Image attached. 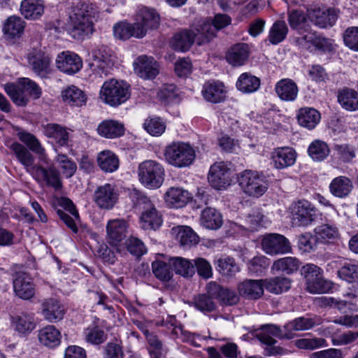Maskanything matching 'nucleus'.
Wrapping results in <instances>:
<instances>
[{"label":"nucleus","mask_w":358,"mask_h":358,"mask_svg":"<svg viewBox=\"0 0 358 358\" xmlns=\"http://www.w3.org/2000/svg\"><path fill=\"white\" fill-rule=\"evenodd\" d=\"M96 6L90 2L79 1L71 7L66 25L67 33L74 39L83 40L93 32L92 18L98 17Z\"/></svg>","instance_id":"nucleus-1"},{"label":"nucleus","mask_w":358,"mask_h":358,"mask_svg":"<svg viewBox=\"0 0 358 358\" xmlns=\"http://www.w3.org/2000/svg\"><path fill=\"white\" fill-rule=\"evenodd\" d=\"M212 36L210 24H200L192 30H184L176 34L171 41V45L177 51L185 52L194 43L201 45L208 42L209 38Z\"/></svg>","instance_id":"nucleus-2"},{"label":"nucleus","mask_w":358,"mask_h":358,"mask_svg":"<svg viewBox=\"0 0 358 358\" xmlns=\"http://www.w3.org/2000/svg\"><path fill=\"white\" fill-rule=\"evenodd\" d=\"M6 94L17 106H25L30 98L38 99L42 94L41 88L28 78H19L15 83H7L4 85Z\"/></svg>","instance_id":"nucleus-3"},{"label":"nucleus","mask_w":358,"mask_h":358,"mask_svg":"<svg viewBox=\"0 0 358 358\" xmlns=\"http://www.w3.org/2000/svg\"><path fill=\"white\" fill-rule=\"evenodd\" d=\"M166 162L177 168H184L191 165L195 159L196 154L193 147L183 142H173L167 145L164 150Z\"/></svg>","instance_id":"nucleus-4"},{"label":"nucleus","mask_w":358,"mask_h":358,"mask_svg":"<svg viewBox=\"0 0 358 358\" xmlns=\"http://www.w3.org/2000/svg\"><path fill=\"white\" fill-rule=\"evenodd\" d=\"M99 96L105 103L117 107L129 98V85L124 81L115 79L107 80L101 88Z\"/></svg>","instance_id":"nucleus-5"},{"label":"nucleus","mask_w":358,"mask_h":358,"mask_svg":"<svg viewBox=\"0 0 358 358\" xmlns=\"http://www.w3.org/2000/svg\"><path fill=\"white\" fill-rule=\"evenodd\" d=\"M139 182L149 189H157L164 180L165 171L163 166L155 160H145L138 167Z\"/></svg>","instance_id":"nucleus-6"},{"label":"nucleus","mask_w":358,"mask_h":358,"mask_svg":"<svg viewBox=\"0 0 358 358\" xmlns=\"http://www.w3.org/2000/svg\"><path fill=\"white\" fill-rule=\"evenodd\" d=\"M237 178L241 189L250 196L258 198L268 189L265 177L257 171L245 170L238 175Z\"/></svg>","instance_id":"nucleus-7"},{"label":"nucleus","mask_w":358,"mask_h":358,"mask_svg":"<svg viewBox=\"0 0 358 358\" xmlns=\"http://www.w3.org/2000/svg\"><path fill=\"white\" fill-rule=\"evenodd\" d=\"M301 273L306 281L307 290L310 293H324L331 288V283L323 278L322 270L317 265L307 264L302 267Z\"/></svg>","instance_id":"nucleus-8"},{"label":"nucleus","mask_w":358,"mask_h":358,"mask_svg":"<svg viewBox=\"0 0 358 358\" xmlns=\"http://www.w3.org/2000/svg\"><path fill=\"white\" fill-rule=\"evenodd\" d=\"M292 223L296 227H308L316 220L317 211L314 206L306 200H299L290 207Z\"/></svg>","instance_id":"nucleus-9"},{"label":"nucleus","mask_w":358,"mask_h":358,"mask_svg":"<svg viewBox=\"0 0 358 358\" xmlns=\"http://www.w3.org/2000/svg\"><path fill=\"white\" fill-rule=\"evenodd\" d=\"M232 169L224 162L213 164L209 171L208 181L216 189H225L231 182Z\"/></svg>","instance_id":"nucleus-10"},{"label":"nucleus","mask_w":358,"mask_h":358,"mask_svg":"<svg viewBox=\"0 0 358 358\" xmlns=\"http://www.w3.org/2000/svg\"><path fill=\"white\" fill-rule=\"evenodd\" d=\"M128 225L124 220L115 219L109 220L106 225V239L117 252L124 250L122 244L126 237Z\"/></svg>","instance_id":"nucleus-11"},{"label":"nucleus","mask_w":358,"mask_h":358,"mask_svg":"<svg viewBox=\"0 0 358 358\" xmlns=\"http://www.w3.org/2000/svg\"><path fill=\"white\" fill-rule=\"evenodd\" d=\"M274 337L281 339H292L290 333L285 334L284 327L281 329L280 327L274 324H266L263 326L260 332L257 334V338L262 343L268 346L266 348V355H272L278 353L277 349L271 347L276 343Z\"/></svg>","instance_id":"nucleus-12"},{"label":"nucleus","mask_w":358,"mask_h":358,"mask_svg":"<svg viewBox=\"0 0 358 358\" xmlns=\"http://www.w3.org/2000/svg\"><path fill=\"white\" fill-rule=\"evenodd\" d=\"M262 245L263 250L270 255H283L292 251L289 240L278 234H270L266 236L262 239Z\"/></svg>","instance_id":"nucleus-13"},{"label":"nucleus","mask_w":358,"mask_h":358,"mask_svg":"<svg viewBox=\"0 0 358 358\" xmlns=\"http://www.w3.org/2000/svg\"><path fill=\"white\" fill-rule=\"evenodd\" d=\"M15 294L22 300H30L35 295V285L31 276L26 272H17L13 279Z\"/></svg>","instance_id":"nucleus-14"},{"label":"nucleus","mask_w":358,"mask_h":358,"mask_svg":"<svg viewBox=\"0 0 358 358\" xmlns=\"http://www.w3.org/2000/svg\"><path fill=\"white\" fill-rule=\"evenodd\" d=\"M33 71L41 78H45L52 71L50 55L41 50H33L27 57Z\"/></svg>","instance_id":"nucleus-15"},{"label":"nucleus","mask_w":358,"mask_h":358,"mask_svg":"<svg viewBox=\"0 0 358 358\" xmlns=\"http://www.w3.org/2000/svg\"><path fill=\"white\" fill-rule=\"evenodd\" d=\"M35 314L22 311L11 315L10 327L20 336L29 334L36 327Z\"/></svg>","instance_id":"nucleus-16"},{"label":"nucleus","mask_w":358,"mask_h":358,"mask_svg":"<svg viewBox=\"0 0 358 358\" xmlns=\"http://www.w3.org/2000/svg\"><path fill=\"white\" fill-rule=\"evenodd\" d=\"M118 192L114 185L106 183L101 185L94 191L93 199L101 208L110 210L118 200Z\"/></svg>","instance_id":"nucleus-17"},{"label":"nucleus","mask_w":358,"mask_h":358,"mask_svg":"<svg viewBox=\"0 0 358 358\" xmlns=\"http://www.w3.org/2000/svg\"><path fill=\"white\" fill-rule=\"evenodd\" d=\"M55 62L57 68L69 75L78 73L83 66L82 59L71 51H63L58 54Z\"/></svg>","instance_id":"nucleus-18"},{"label":"nucleus","mask_w":358,"mask_h":358,"mask_svg":"<svg viewBox=\"0 0 358 358\" xmlns=\"http://www.w3.org/2000/svg\"><path fill=\"white\" fill-rule=\"evenodd\" d=\"M93 57L94 61L90 64L92 71L101 77L106 76L114 64L109 50L106 47H101L94 51Z\"/></svg>","instance_id":"nucleus-19"},{"label":"nucleus","mask_w":358,"mask_h":358,"mask_svg":"<svg viewBox=\"0 0 358 358\" xmlns=\"http://www.w3.org/2000/svg\"><path fill=\"white\" fill-rule=\"evenodd\" d=\"M33 178L38 182H45L47 185L59 190L62 187L60 173L57 169L51 166L48 169L39 165L31 174Z\"/></svg>","instance_id":"nucleus-20"},{"label":"nucleus","mask_w":358,"mask_h":358,"mask_svg":"<svg viewBox=\"0 0 358 358\" xmlns=\"http://www.w3.org/2000/svg\"><path fill=\"white\" fill-rule=\"evenodd\" d=\"M134 23L141 29L140 31H143L144 37L148 30L158 27L159 15L154 9L141 8L137 11Z\"/></svg>","instance_id":"nucleus-21"},{"label":"nucleus","mask_w":358,"mask_h":358,"mask_svg":"<svg viewBox=\"0 0 358 358\" xmlns=\"http://www.w3.org/2000/svg\"><path fill=\"white\" fill-rule=\"evenodd\" d=\"M308 17L316 26L326 28L333 26L337 20V13L334 9H322L313 8L308 10Z\"/></svg>","instance_id":"nucleus-22"},{"label":"nucleus","mask_w":358,"mask_h":358,"mask_svg":"<svg viewBox=\"0 0 358 358\" xmlns=\"http://www.w3.org/2000/svg\"><path fill=\"white\" fill-rule=\"evenodd\" d=\"M206 291L211 296L219 300L222 304L232 306L239 301V296L234 290L221 287L215 282H210L206 286Z\"/></svg>","instance_id":"nucleus-23"},{"label":"nucleus","mask_w":358,"mask_h":358,"mask_svg":"<svg viewBox=\"0 0 358 358\" xmlns=\"http://www.w3.org/2000/svg\"><path fill=\"white\" fill-rule=\"evenodd\" d=\"M136 73L143 79H153L159 73L158 66L151 57L142 55L134 62Z\"/></svg>","instance_id":"nucleus-24"},{"label":"nucleus","mask_w":358,"mask_h":358,"mask_svg":"<svg viewBox=\"0 0 358 358\" xmlns=\"http://www.w3.org/2000/svg\"><path fill=\"white\" fill-rule=\"evenodd\" d=\"M297 154L290 147L275 148L272 152V160L274 166L278 169H283L294 164Z\"/></svg>","instance_id":"nucleus-25"},{"label":"nucleus","mask_w":358,"mask_h":358,"mask_svg":"<svg viewBox=\"0 0 358 358\" xmlns=\"http://www.w3.org/2000/svg\"><path fill=\"white\" fill-rule=\"evenodd\" d=\"M43 134L60 146L68 145L69 134L68 129L56 123H48L42 126Z\"/></svg>","instance_id":"nucleus-26"},{"label":"nucleus","mask_w":358,"mask_h":358,"mask_svg":"<svg viewBox=\"0 0 358 358\" xmlns=\"http://www.w3.org/2000/svg\"><path fill=\"white\" fill-rule=\"evenodd\" d=\"M320 324L321 319L320 317L302 316L289 321L283 327L285 334L290 333L292 338H293L294 331H306Z\"/></svg>","instance_id":"nucleus-27"},{"label":"nucleus","mask_w":358,"mask_h":358,"mask_svg":"<svg viewBox=\"0 0 358 358\" xmlns=\"http://www.w3.org/2000/svg\"><path fill=\"white\" fill-rule=\"evenodd\" d=\"M10 149L14 153L17 160L24 167L27 172L31 175L39 165L35 164V158L30 151L22 144L13 142Z\"/></svg>","instance_id":"nucleus-28"},{"label":"nucleus","mask_w":358,"mask_h":358,"mask_svg":"<svg viewBox=\"0 0 358 358\" xmlns=\"http://www.w3.org/2000/svg\"><path fill=\"white\" fill-rule=\"evenodd\" d=\"M64 306L55 299H45L42 303V315L50 322H57L64 318Z\"/></svg>","instance_id":"nucleus-29"},{"label":"nucleus","mask_w":358,"mask_h":358,"mask_svg":"<svg viewBox=\"0 0 358 358\" xmlns=\"http://www.w3.org/2000/svg\"><path fill=\"white\" fill-rule=\"evenodd\" d=\"M141 227L145 230L157 229L162 224V217L153 203L142 210L140 217Z\"/></svg>","instance_id":"nucleus-30"},{"label":"nucleus","mask_w":358,"mask_h":358,"mask_svg":"<svg viewBox=\"0 0 358 358\" xmlns=\"http://www.w3.org/2000/svg\"><path fill=\"white\" fill-rule=\"evenodd\" d=\"M238 292L243 297L255 300L262 296L264 294V286L263 280H248L240 283Z\"/></svg>","instance_id":"nucleus-31"},{"label":"nucleus","mask_w":358,"mask_h":358,"mask_svg":"<svg viewBox=\"0 0 358 358\" xmlns=\"http://www.w3.org/2000/svg\"><path fill=\"white\" fill-rule=\"evenodd\" d=\"M250 52V47L248 44L237 43L228 50L226 59L233 66H241L248 60Z\"/></svg>","instance_id":"nucleus-32"},{"label":"nucleus","mask_w":358,"mask_h":358,"mask_svg":"<svg viewBox=\"0 0 358 358\" xmlns=\"http://www.w3.org/2000/svg\"><path fill=\"white\" fill-rule=\"evenodd\" d=\"M63 101L71 107H82L87 103V97L85 93L75 85L64 88L61 93Z\"/></svg>","instance_id":"nucleus-33"},{"label":"nucleus","mask_w":358,"mask_h":358,"mask_svg":"<svg viewBox=\"0 0 358 358\" xmlns=\"http://www.w3.org/2000/svg\"><path fill=\"white\" fill-rule=\"evenodd\" d=\"M226 91L222 83L219 81L206 82L202 90L203 98L212 103H220L225 98Z\"/></svg>","instance_id":"nucleus-34"},{"label":"nucleus","mask_w":358,"mask_h":358,"mask_svg":"<svg viewBox=\"0 0 358 358\" xmlns=\"http://www.w3.org/2000/svg\"><path fill=\"white\" fill-rule=\"evenodd\" d=\"M190 199V194L180 187H170L164 195L166 204L176 208L185 206Z\"/></svg>","instance_id":"nucleus-35"},{"label":"nucleus","mask_w":358,"mask_h":358,"mask_svg":"<svg viewBox=\"0 0 358 358\" xmlns=\"http://www.w3.org/2000/svg\"><path fill=\"white\" fill-rule=\"evenodd\" d=\"M275 91L281 100L293 101L297 97L299 89L292 80L284 78L276 83Z\"/></svg>","instance_id":"nucleus-36"},{"label":"nucleus","mask_w":358,"mask_h":358,"mask_svg":"<svg viewBox=\"0 0 358 358\" xmlns=\"http://www.w3.org/2000/svg\"><path fill=\"white\" fill-rule=\"evenodd\" d=\"M39 342L49 348H55L61 343L60 331L53 325H47L38 331Z\"/></svg>","instance_id":"nucleus-37"},{"label":"nucleus","mask_w":358,"mask_h":358,"mask_svg":"<svg viewBox=\"0 0 358 358\" xmlns=\"http://www.w3.org/2000/svg\"><path fill=\"white\" fill-rule=\"evenodd\" d=\"M43 0H23L20 5L21 14L24 18L35 20L41 17L44 13Z\"/></svg>","instance_id":"nucleus-38"},{"label":"nucleus","mask_w":358,"mask_h":358,"mask_svg":"<svg viewBox=\"0 0 358 358\" xmlns=\"http://www.w3.org/2000/svg\"><path fill=\"white\" fill-rule=\"evenodd\" d=\"M297 34L298 36L294 38L296 45L301 49L313 52L319 34L311 29L310 25L298 31Z\"/></svg>","instance_id":"nucleus-39"},{"label":"nucleus","mask_w":358,"mask_h":358,"mask_svg":"<svg viewBox=\"0 0 358 358\" xmlns=\"http://www.w3.org/2000/svg\"><path fill=\"white\" fill-rule=\"evenodd\" d=\"M140 29L135 23L121 22L113 27V34L120 40H127L131 37L141 38L143 37V32Z\"/></svg>","instance_id":"nucleus-40"},{"label":"nucleus","mask_w":358,"mask_h":358,"mask_svg":"<svg viewBox=\"0 0 358 358\" xmlns=\"http://www.w3.org/2000/svg\"><path fill=\"white\" fill-rule=\"evenodd\" d=\"M96 131L102 137L115 138L124 134V128L123 124L117 121L107 120L101 122L99 124Z\"/></svg>","instance_id":"nucleus-41"},{"label":"nucleus","mask_w":358,"mask_h":358,"mask_svg":"<svg viewBox=\"0 0 358 358\" xmlns=\"http://www.w3.org/2000/svg\"><path fill=\"white\" fill-rule=\"evenodd\" d=\"M17 136L20 141L26 145L31 151L37 155L41 160H46L47 155L45 150L34 134L22 131L17 133Z\"/></svg>","instance_id":"nucleus-42"},{"label":"nucleus","mask_w":358,"mask_h":358,"mask_svg":"<svg viewBox=\"0 0 358 358\" xmlns=\"http://www.w3.org/2000/svg\"><path fill=\"white\" fill-rule=\"evenodd\" d=\"M264 289L270 293L280 294L289 290L292 280L284 276H277L263 280Z\"/></svg>","instance_id":"nucleus-43"},{"label":"nucleus","mask_w":358,"mask_h":358,"mask_svg":"<svg viewBox=\"0 0 358 358\" xmlns=\"http://www.w3.org/2000/svg\"><path fill=\"white\" fill-rule=\"evenodd\" d=\"M200 224L208 229H217L222 224V217L215 208H206L201 212Z\"/></svg>","instance_id":"nucleus-44"},{"label":"nucleus","mask_w":358,"mask_h":358,"mask_svg":"<svg viewBox=\"0 0 358 358\" xmlns=\"http://www.w3.org/2000/svg\"><path fill=\"white\" fill-rule=\"evenodd\" d=\"M353 187L351 180L346 176H338L332 180L329 185L331 193L335 196L343 198L347 196Z\"/></svg>","instance_id":"nucleus-45"},{"label":"nucleus","mask_w":358,"mask_h":358,"mask_svg":"<svg viewBox=\"0 0 358 358\" xmlns=\"http://www.w3.org/2000/svg\"><path fill=\"white\" fill-rule=\"evenodd\" d=\"M297 119L301 126L312 129L319 123L320 114L313 108H303L299 110Z\"/></svg>","instance_id":"nucleus-46"},{"label":"nucleus","mask_w":358,"mask_h":358,"mask_svg":"<svg viewBox=\"0 0 358 358\" xmlns=\"http://www.w3.org/2000/svg\"><path fill=\"white\" fill-rule=\"evenodd\" d=\"M338 101L342 108L346 110H358V93L354 90L345 88L339 91Z\"/></svg>","instance_id":"nucleus-47"},{"label":"nucleus","mask_w":358,"mask_h":358,"mask_svg":"<svg viewBox=\"0 0 358 358\" xmlns=\"http://www.w3.org/2000/svg\"><path fill=\"white\" fill-rule=\"evenodd\" d=\"M25 22L18 16L9 17L4 22L3 31L5 35L10 38L20 37L23 33Z\"/></svg>","instance_id":"nucleus-48"},{"label":"nucleus","mask_w":358,"mask_h":358,"mask_svg":"<svg viewBox=\"0 0 358 358\" xmlns=\"http://www.w3.org/2000/svg\"><path fill=\"white\" fill-rule=\"evenodd\" d=\"M237 89L243 93H252L260 87V79L251 73H242L236 82Z\"/></svg>","instance_id":"nucleus-49"},{"label":"nucleus","mask_w":358,"mask_h":358,"mask_svg":"<svg viewBox=\"0 0 358 358\" xmlns=\"http://www.w3.org/2000/svg\"><path fill=\"white\" fill-rule=\"evenodd\" d=\"M97 162L101 169L107 173L114 172L119 167L118 157L110 150L101 152L98 155Z\"/></svg>","instance_id":"nucleus-50"},{"label":"nucleus","mask_w":358,"mask_h":358,"mask_svg":"<svg viewBox=\"0 0 358 358\" xmlns=\"http://www.w3.org/2000/svg\"><path fill=\"white\" fill-rule=\"evenodd\" d=\"M169 264L177 274L181 275L184 277L192 276L195 270L193 263L187 259L176 257L169 259Z\"/></svg>","instance_id":"nucleus-51"},{"label":"nucleus","mask_w":358,"mask_h":358,"mask_svg":"<svg viewBox=\"0 0 358 358\" xmlns=\"http://www.w3.org/2000/svg\"><path fill=\"white\" fill-rule=\"evenodd\" d=\"M288 33V27L283 20H277L271 27L268 40L273 45H277L283 41Z\"/></svg>","instance_id":"nucleus-52"},{"label":"nucleus","mask_w":358,"mask_h":358,"mask_svg":"<svg viewBox=\"0 0 358 358\" xmlns=\"http://www.w3.org/2000/svg\"><path fill=\"white\" fill-rule=\"evenodd\" d=\"M329 152L330 150L328 145L324 141L320 140L313 141L308 149L309 156L315 162L324 160L329 155Z\"/></svg>","instance_id":"nucleus-53"},{"label":"nucleus","mask_w":358,"mask_h":358,"mask_svg":"<svg viewBox=\"0 0 358 358\" xmlns=\"http://www.w3.org/2000/svg\"><path fill=\"white\" fill-rule=\"evenodd\" d=\"M299 266L300 262L298 259L292 257H287L275 261L272 269L289 275L296 272L299 269Z\"/></svg>","instance_id":"nucleus-54"},{"label":"nucleus","mask_w":358,"mask_h":358,"mask_svg":"<svg viewBox=\"0 0 358 358\" xmlns=\"http://www.w3.org/2000/svg\"><path fill=\"white\" fill-rule=\"evenodd\" d=\"M213 299L215 297L211 296L208 292L207 294H200L193 298L192 304L195 308L203 313H211L216 308Z\"/></svg>","instance_id":"nucleus-55"},{"label":"nucleus","mask_w":358,"mask_h":358,"mask_svg":"<svg viewBox=\"0 0 358 358\" xmlns=\"http://www.w3.org/2000/svg\"><path fill=\"white\" fill-rule=\"evenodd\" d=\"M288 22L292 29L296 32L310 26L306 15L300 10H292L288 12Z\"/></svg>","instance_id":"nucleus-56"},{"label":"nucleus","mask_w":358,"mask_h":358,"mask_svg":"<svg viewBox=\"0 0 358 358\" xmlns=\"http://www.w3.org/2000/svg\"><path fill=\"white\" fill-rule=\"evenodd\" d=\"M176 238L182 246H191L199 242V237L189 227H178Z\"/></svg>","instance_id":"nucleus-57"},{"label":"nucleus","mask_w":358,"mask_h":358,"mask_svg":"<svg viewBox=\"0 0 358 358\" xmlns=\"http://www.w3.org/2000/svg\"><path fill=\"white\" fill-rule=\"evenodd\" d=\"M316 238L322 243H327L334 241L338 237V230L337 227L329 225L322 224L315 229Z\"/></svg>","instance_id":"nucleus-58"},{"label":"nucleus","mask_w":358,"mask_h":358,"mask_svg":"<svg viewBox=\"0 0 358 358\" xmlns=\"http://www.w3.org/2000/svg\"><path fill=\"white\" fill-rule=\"evenodd\" d=\"M169 263L156 260L152 263V269L157 278L162 281H169L173 276V273Z\"/></svg>","instance_id":"nucleus-59"},{"label":"nucleus","mask_w":358,"mask_h":358,"mask_svg":"<svg viewBox=\"0 0 358 358\" xmlns=\"http://www.w3.org/2000/svg\"><path fill=\"white\" fill-rule=\"evenodd\" d=\"M128 196L136 210H142L152 203L143 192L134 188L129 189Z\"/></svg>","instance_id":"nucleus-60"},{"label":"nucleus","mask_w":358,"mask_h":358,"mask_svg":"<svg viewBox=\"0 0 358 358\" xmlns=\"http://www.w3.org/2000/svg\"><path fill=\"white\" fill-rule=\"evenodd\" d=\"M55 161L58 164L62 174L66 178L73 176L77 170L76 164L66 155H57Z\"/></svg>","instance_id":"nucleus-61"},{"label":"nucleus","mask_w":358,"mask_h":358,"mask_svg":"<svg viewBox=\"0 0 358 358\" xmlns=\"http://www.w3.org/2000/svg\"><path fill=\"white\" fill-rule=\"evenodd\" d=\"M143 126L144 129L153 136H159L166 130L165 122L158 117L148 118Z\"/></svg>","instance_id":"nucleus-62"},{"label":"nucleus","mask_w":358,"mask_h":358,"mask_svg":"<svg viewBox=\"0 0 358 358\" xmlns=\"http://www.w3.org/2000/svg\"><path fill=\"white\" fill-rule=\"evenodd\" d=\"M340 278L352 282L358 280V265L350 262H345L338 271Z\"/></svg>","instance_id":"nucleus-63"},{"label":"nucleus","mask_w":358,"mask_h":358,"mask_svg":"<svg viewBox=\"0 0 358 358\" xmlns=\"http://www.w3.org/2000/svg\"><path fill=\"white\" fill-rule=\"evenodd\" d=\"M217 270L223 275H231L238 271V267L234 259L229 257H222L216 263Z\"/></svg>","instance_id":"nucleus-64"}]
</instances>
